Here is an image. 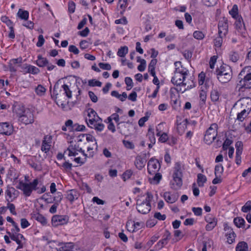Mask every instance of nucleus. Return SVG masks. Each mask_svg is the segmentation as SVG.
Instances as JSON below:
<instances>
[{
	"label": "nucleus",
	"mask_w": 251,
	"mask_h": 251,
	"mask_svg": "<svg viewBox=\"0 0 251 251\" xmlns=\"http://www.w3.org/2000/svg\"><path fill=\"white\" fill-rule=\"evenodd\" d=\"M174 65L175 70L174 72L171 82L176 86V90L179 93H183L195 87V84L192 81L190 83L188 80H186L189 71L182 66L181 62H176Z\"/></svg>",
	"instance_id": "1"
},
{
	"label": "nucleus",
	"mask_w": 251,
	"mask_h": 251,
	"mask_svg": "<svg viewBox=\"0 0 251 251\" xmlns=\"http://www.w3.org/2000/svg\"><path fill=\"white\" fill-rule=\"evenodd\" d=\"M153 195L149 192L139 196L136 199V209L139 213L142 214H148L151 210V202L153 199Z\"/></svg>",
	"instance_id": "2"
},
{
	"label": "nucleus",
	"mask_w": 251,
	"mask_h": 251,
	"mask_svg": "<svg viewBox=\"0 0 251 251\" xmlns=\"http://www.w3.org/2000/svg\"><path fill=\"white\" fill-rule=\"evenodd\" d=\"M179 163H176L174 168L172 177L173 179L170 182L171 188L175 190L179 189L182 185V172Z\"/></svg>",
	"instance_id": "3"
},
{
	"label": "nucleus",
	"mask_w": 251,
	"mask_h": 251,
	"mask_svg": "<svg viewBox=\"0 0 251 251\" xmlns=\"http://www.w3.org/2000/svg\"><path fill=\"white\" fill-rule=\"evenodd\" d=\"M218 79L222 83H227L232 78V71L231 67L226 65L223 64L216 70Z\"/></svg>",
	"instance_id": "4"
},
{
	"label": "nucleus",
	"mask_w": 251,
	"mask_h": 251,
	"mask_svg": "<svg viewBox=\"0 0 251 251\" xmlns=\"http://www.w3.org/2000/svg\"><path fill=\"white\" fill-rule=\"evenodd\" d=\"M68 147L67 149L64 151V159L66 157V156L71 157L73 159V157H74L78 154V152H81L82 154L85 156L87 157L84 151L80 148L78 144L75 141L72 140L68 141Z\"/></svg>",
	"instance_id": "5"
},
{
	"label": "nucleus",
	"mask_w": 251,
	"mask_h": 251,
	"mask_svg": "<svg viewBox=\"0 0 251 251\" xmlns=\"http://www.w3.org/2000/svg\"><path fill=\"white\" fill-rule=\"evenodd\" d=\"M39 183L38 179H35L32 182L27 183L20 181L19 184L17 186V188L21 190L23 194L26 197H29L31 195L33 190H37V185Z\"/></svg>",
	"instance_id": "6"
},
{
	"label": "nucleus",
	"mask_w": 251,
	"mask_h": 251,
	"mask_svg": "<svg viewBox=\"0 0 251 251\" xmlns=\"http://www.w3.org/2000/svg\"><path fill=\"white\" fill-rule=\"evenodd\" d=\"M62 89L63 83L61 79H60L55 83L51 95L52 98L54 99L56 104L62 108H63Z\"/></svg>",
	"instance_id": "7"
},
{
	"label": "nucleus",
	"mask_w": 251,
	"mask_h": 251,
	"mask_svg": "<svg viewBox=\"0 0 251 251\" xmlns=\"http://www.w3.org/2000/svg\"><path fill=\"white\" fill-rule=\"evenodd\" d=\"M239 75H244V78L239 82L238 85L241 88L251 89V66L245 67Z\"/></svg>",
	"instance_id": "8"
},
{
	"label": "nucleus",
	"mask_w": 251,
	"mask_h": 251,
	"mask_svg": "<svg viewBox=\"0 0 251 251\" xmlns=\"http://www.w3.org/2000/svg\"><path fill=\"white\" fill-rule=\"evenodd\" d=\"M218 125L213 123L207 129L204 136V142L206 144H211L216 139L218 134Z\"/></svg>",
	"instance_id": "9"
},
{
	"label": "nucleus",
	"mask_w": 251,
	"mask_h": 251,
	"mask_svg": "<svg viewBox=\"0 0 251 251\" xmlns=\"http://www.w3.org/2000/svg\"><path fill=\"white\" fill-rule=\"evenodd\" d=\"M188 121L187 119L184 118L180 116H177L176 120V130L177 133L180 135H182L187 127Z\"/></svg>",
	"instance_id": "10"
},
{
	"label": "nucleus",
	"mask_w": 251,
	"mask_h": 251,
	"mask_svg": "<svg viewBox=\"0 0 251 251\" xmlns=\"http://www.w3.org/2000/svg\"><path fill=\"white\" fill-rule=\"evenodd\" d=\"M236 105L240 107L241 110H246V111L250 112L251 111V99L249 97H245L239 100Z\"/></svg>",
	"instance_id": "11"
},
{
	"label": "nucleus",
	"mask_w": 251,
	"mask_h": 251,
	"mask_svg": "<svg viewBox=\"0 0 251 251\" xmlns=\"http://www.w3.org/2000/svg\"><path fill=\"white\" fill-rule=\"evenodd\" d=\"M160 168V164L157 159L151 158L148 163V171L149 174L157 173Z\"/></svg>",
	"instance_id": "12"
},
{
	"label": "nucleus",
	"mask_w": 251,
	"mask_h": 251,
	"mask_svg": "<svg viewBox=\"0 0 251 251\" xmlns=\"http://www.w3.org/2000/svg\"><path fill=\"white\" fill-rule=\"evenodd\" d=\"M107 121H112L114 120L117 124V129L119 130L120 133H124L125 130L123 129V126H126L125 122H120V117L117 113L112 114L110 116L108 117L106 120Z\"/></svg>",
	"instance_id": "13"
},
{
	"label": "nucleus",
	"mask_w": 251,
	"mask_h": 251,
	"mask_svg": "<svg viewBox=\"0 0 251 251\" xmlns=\"http://www.w3.org/2000/svg\"><path fill=\"white\" fill-rule=\"evenodd\" d=\"M228 20L226 18L221 19L218 23V34L220 36H226L228 32Z\"/></svg>",
	"instance_id": "14"
},
{
	"label": "nucleus",
	"mask_w": 251,
	"mask_h": 251,
	"mask_svg": "<svg viewBox=\"0 0 251 251\" xmlns=\"http://www.w3.org/2000/svg\"><path fill=\"white\" fill-rule=\"evenodd\" d=\"M164 124L160 123L156 126V135L159 137V141L161 143L166 142L168 139V136L166 133L163 132Z\"/></svg>",
	"instance_id": "15"
},
{
	"label": "nucleus",
	"mask_w": 251,
	"mask_h": 251,
	"mask_svg": "<svg viewBox=\"0 0 251 251\" xmlns=\"http://www.w3.org/2000/svg\"><path fill=\"white\" fill-rule=\"evenodd\" d=\"M19 120L25 125L32 124L34 122L33 114L28 109L24 115L20 116Z\"/></svg>",
	"instance_id": "16"
},
{
	"label": "nucleus",
	"mask_w": 251,
	"mask_h": 251,
	"mask_svg": "<svg viewBox=\"0 0 251 251\" xmlns=\"http://www.w3.org/2000/svg\"><path fill=\"white\" fill-rule=\"evenodd\" d=\"M87 116L88 119H86L88 126L92 125L94 122H97L100 118L98 115L97 112L92 108H89L87 110Z\"/></svg>",
	"instance_id": "17"
},
{
	"label": "nucleus",
	"mask_w": 251,
	"mask_h": 251,
	"mask_svg": "<svg viewBox=\"0 0 251 251\" xmlns=\"http://www.w3.org/2000/svg\"><path fill=\"white\" fill-rule=\"evenodd\" d=\"M163 197L167 203H174L177 200L178 195L177 193L165 192L163 193Z\"/></svg>",
	"instance_id": "18"
},
{
	"label": "nucleus",
	"mask_w": 251,
	"mask_h": 251,
	"mask_svg": "<svg viewBox=\"0 0 251 251\" xmlns=\"http://www.w3.org/2000/svg\"><path fill=\"white\" fill-rule=\"evenodd\" d=\"M225 230L226 232V236L227 242L229 244H232L235 241L236 234L233 229L229 226H226L224 227Z\"/></svg>",
	"instance_id": "19"
},
{
	"label": "nucleus",
	"mask_w": 251,
	"mask_h": 251,
	"mask_svg": "<svg viewBox=\"0 0 251 251\" xmlns=\"http://www.w3.org/2000/svg\"><path fill=\"white\" fill-rule=\"evenodd\" d=\"M12 131V127L8 123H0V134L10 135Z\"/></svg>",
	"instance_id": "20"
},
{
	"label": "nucleus",
	"mask_w": 251,
	"mask_h": 251,
	"mask_svg": "<svg viewBox=\"0 0 251 251\" xmlns=\"http://www.w3.org/2000/svg\"><path fill=\"white\" fill-rule=\"evenodd\" d=\"M146 161L145 155L144 156L138 155L135 158L134 164L138 169L141 170L145 167Z\"/></svg>",
	"instance_id": "21"
},
{
	"label": "nucleus",
	"mask_w": 251,
	"mask_h": 251,
	"mask_svg": "<svg viewBox=\"0 0 251 251\" xmlns=\"http://www.w3.org/2000/svg\"><path fill=\"white\" fill-rule=\"evenodd\" d=\"M140 225L141 223L139 222L129 221L126 223V226L129 231L134 232L139 229Z\"/></svg>",
	"instance_id": "22"
},
{
	"label": "nucleus",
	"mask_w": 251,
	"mask_h": 251,
	"mask_svg": "<svg viewBox=\"0 0 251 251\" xmlns=\"http://www.w3.org/2000/svg\"><path fill=\"white\" fill-rule=\"evenodd\" d=\"M235 25L238 31L241 33L245 31V25L242 17L235 19Z\"/></svg>",
	"instance_id": "23"
},
{
	"label": "nucleus",
	"mask_w": 251,
	"mask_h": 251,
	"mask_svg": "<svg viewBox=\"0 0 251 251\" xmlns=\"http://www.w3.org/2000/svg\"><path fill=\"white\" fill-rule=\"evenodd\" d=\"M6 194L9 198L11 199V201L15 199L18 196L19 192L14 187L8 186L6 191Z\"/></svg>",
	"instance_id": "24"
},
{
	"label": "nucleus",
	"mask_w": 251,
	"mask_h": 251,
	"mask_svg": "<svg viewBox=\"0 0 251 251\" xmlns=\"http://www.w3.org/2000/svg\"><path fill=\"white\" fill-rule=\"evenodd\" d=\"M22 62V57L11 59L9 62V71L11 72H16L17 71V69L15 68L14 66L16 64L20 65Z\"/></svg>",
	"instance_id": "25"
},
{
	"label": "nucleus",
	"mask_w": 251,
	"mask_h": 251,
	"mask_svg": "<svg viewBox=\"0 0 251 251\" xmlns=\"http://www.w3.org/2000/svg\"><path fill=\"white\" fill-rule=\"evenodd\" d=\"M88 126L99 131H102L104 127V126L102 123V119L101 118H100L99 120H97V122H94L92 125H90Z\"/></svg>",
	"instance_id": "26"
},
{
	"label": "nucleus",
	"mask_w": 251,
	"mask_h": 251,
	"mask_svg": "<svg viewBox=\"0 0 251 251\" xmlns=\"http://www.w3.org/2000/svg\"><path fill=\"white\" fill-rule=\"evenodd\" d=\"M78 197V192L74 189L70 190L66 192V198L71 202L76 200Z\"/></svg>",
	"instance_id": "27"
},
{
	"label": "nucleus",
	"mask_w": 251,
	"mask_h": 251,
	"mask_svg": "<svg viewBox=\"0 0 251 251\" xmlns=\"http://www.w3.org/2000/svg\"><path fill=\"white\" fill-rule=\"evenodd\" d=\"M13 111L15 113L19 118L24 115L26 110H25V107L23 105L18 104L13 107Z\"/></svg>",
	"instance_id": "28"
},
{
	"label": "nucleus",
	"mask_w": 251,
	"mask_h": 251,
	"mask_svg": "<svg viewBox=\"0 0 251 251\" xmlns=\"http://www.w3.org/2000/svg\"><path fill=\"white\" fill-rule=\"evenodd\" d=\"M7 233L9 234L11 240L15 241L18 245L17 250L22 249L23 247V244L21 242V240H19V239H18V237L17 236L18 233H11L10 232H7Z\"/></svg>",
	"instance_id": "29"
},
{
	"label": "nucleus",
	"mask_w": 251,
	"mask_h": 251,
	"mask_svg": "<svg viewBox=\"0 0 251 251\" xmlns=\"http://www.w3.org/2000/svg\"><path fill=\"white\" fill-rule=\"evenodd\" d=\"M229 14L234 19L242 17L239 14L238 7L236 4L233 5L231 10L229 11Z\"/></svg>",
	"instance_id": "30"
},
{
	"label": "nucleus",
	"mask_w": 251,
	"mask_h": 251,
	"mask_svg": "<svg viewBox=\"0 0 251 251\" xmlns=\"http://www.w3.org/2000/svg\"><path fill=\"white\" fill-rule=\"evenodd\" d=\"M52 226H57L59 225H62L63 224V217L61 215H54L51 219Z\"/></svg>",
	"instance_id": "31"
},
{
	"label": "nucleus",
	"mask_w": 251,
	"mask_h": 251,
	"mask_svg": "<svg viewBox=\"0 0 251 251\" xmlns=\"http://www.w3.org/2000/svg\"><path fill=\"white\" fill-rule=\"evenodd\" d=\"M64 251H82L80 248L73 245L72 243L64 244Z\"/></svg>",
	"instance_id": "32"
},
{
	"label": "nucleus",
	"mask_w": 251,
	"mask_h": 251,
	"mask_svg": "<svg viewBox=\"0 0 251 251\" xmlns=\"http://www.w3.org/2000/svg\"><path fill=\"white\" fill-rule=\"evenodd\" d=\"M236 251H249L247 243L244 241L239 242L235 248Z\"/></svg>",
	"instance_id": "33"
},
{
	"label": "nucleus",
	"mask_w": 251,
	"mask_h": 251,
	"mask_svg": "<svg viewBox=\"0 0 251 251\" xmlns=\"http://www.w3.org/2000/svg\"><path fill=\"white\" fill-rule=\"evenodd\" d=\"M128 48L127 46H124L121 47L117 51V54L118 56L124 58L127 54Z\"/></svg>",
	"instance_id": "34"
},
{
	"label": "nucleus",
	"mask_w": 251,
	"mask_h": 251,
	"mask_svg": "<svg viewBox=\"0 0 251 251\" xmlns=\"http://www.w3.org/2000/svg\"><path fill=\"white\" fill-rule=\"evenodd\" d=\"M250 112H247L246 110H241L237 114V120L240 122H243L248 116Z\"/></svg>",
	"instance_id": "35"
},
{
	"label": "nucleus",
	"mask_w": 251,
	"mask_h": 251,
	"mask_svg": "<svg viewBox=\"0 0 251 251\" xmlns=\"http://www.w3.org/2000/svg\"><path fill=\"white\" fill-rule=\"evenodd\" d=\"M37 65L40 67H44L48 64V60L47 58L39 56L36 60Z\"/></svg>",
	"instance_id": "36"
},
{
	"label": "nucleus",
	"mask_w": 251,
	"mask_h": 251,
	"mask_svg": "<svg viewBox=\"0 0 251 251\" xmlns=\"http://www.w3.org/2000/svg\"><path fill=\"white\" fill-rule=\"evenodd\" d=\"M207 181L206 176L201 174H199L197 176V183L200 187H202L204 185V183Z\"/></svg>",
	"instance_id": "37"
},
{
	"label": "nucleus",
	"mask_w": 251,
	"mask_h": 251,
	"mask_svg": "<svg viewBox=\"0 0 251 251\" xmlns=\"http://www.w3.org/2000/svg\"><path fill=\"white\" fill-rule=\"evenodd\" d=\"M137 61L140 63V65L138 66L137 69L140 72H143L146 67V61L145 59H142L140 57H138Z\"/></svg>",
	"instance_id": "38"
},
{
	"label": "nucleus",
	"mask_w": 251,
	"mask_h": 251,
	"mask_svg": "<svg viewBox=\"0 0 251 251\" xmlns=\"http://www.w3.org/2000/svg\"><path fill=\"white\" fill-rule=\"evenodd\" d=\"M168 241V237L159 241L155 246L156 250H159L161 249L165 245L167 244Z\"/></svg>",
	"instance_id": "39"
},
{
	"label": "nucleus",
	"mask_w": 251,
	"mask_h": 251,
	"mask_svg": "<svg viewBox=\"0 0 251 251\" xmlns=\"http://www.w3.org/2000/svg\"><path fill=\"white\" fill-rule=\"evenodd\" d=\"M17 15L21 19L27 20L28 18L29 13L26 10H23L22 9H20L17 13Z\"/></svg>",
	"instance_id": "40"
},
{
	"label": "nucleus",
	"mask_w": 251,
	"mask_h": 251,
	"mask_svg": "<svg viewBox=\"0 0 251 251\" xmlns=\"http://www.w3.org/2000/svg\"><path fill=\"white\" fill-rule=\"evenodd\" d=\"M233 222L237 227H243L245 223L244 219L241 217H236L234 219Z\"/></svg>",
	"instance_id": "41"
},
{
	"label": "nucleus",
	"mask_w": 251,
	"mask_h": 251,
	"mask_svg": "<svg viewBox=\"0 0 251 251\" xmlns=\"http://www.w3.org/2000/svg\"><path fill=\"white\" fill-rule=\"evenodd\" d=\"M27 70L25 71H23L24 73H31L32 74H37L39 72V70L37 67L29 65Z\"/></svg>",
	"instance_id": "42"
},
{
	"label": "nucleus",
	"mask_w": 251,
	"mask_h": 251,
	"mask_svg": "<svg viewBox=\"0 0 251 251\" xmlns=\"http://www.w3.org/2000/svg\"><path fill=\"white\" fill-rule=\"evenodd\" d=\"M229 60L233 62H236L239 59L240 56L237 52L232 51L229 54Z\"/></svg>",
	"instance_id": "43"
},
{
	"label": "nucleus",
	"mask_w": 251,
	"mask_h": 251,
	"mask_svg": "<svg viewBox=\"0 0 251 251\" xmlns=\"http://www.w3.org/2000/svg\"><path fill=\"white\" fill-rule=\"evenodd\" d=\"M211 100L215 102L218 100L220 97V94L217 90H212L211 92Z\"/></svg>",
	"instance_id": "44"
},
{
	"label": "nucleus",
	"mask_w": 251,
	"mask_h": 251,
	"mask_svg": "<svg viewBox=\"0 0 251 251\" xmlns=\"http://www.w3.org/2000/svg\"><path fill=\"white\" fill-rule=\"evenodd\" d=\"M133 174V171L131 169L126 170L122 175V178L124 181L129 179Z\"/></svg>",
	"instance_id": "45"
},
{
	"label": "nucleus",
	"mask_w": 251,
	"mask_h": 251,
	"mask_svg": "<svg viewBox=\"0 0 251 251\" xmlns=\"http://www.w3.org/2000/svg\"><path fill=\"white\" fill-rule=\"evenodd\" d=\"M46 91V88L41 85H38L35 89L36 94L40 96H43L45 94Z\"/></svg>",
	"instance_id": "46"
},
{
	"label": "nucleus",
	"mask_w": 251,
	"mask_h": 251,
	"mask_svg": "<svg viewBox=\"0 0 251 251\" xmlns=\"http://www.w3.org/2000/svg\"><path fill=\"white\" fill-rule=\"evenodd\" d=\"M207 98L206 92L203 90H202L200 93V104L203 105L205 103V101Z\"/></svg>",
	"instance_id": "47"
},
{
	"label": "nucleus",
	"mask_w": 251,
	"mask_h": 251,
	"mask_svg": "<svg viewBox=\"0 0 251 251\" xmlns=\"http://www.w3.org/2000/svg\"><path fill=\"white\" fill-rule=\"evenodd\" d=\"M224 171L223 166L221 164L217 165L215 168V175L221 176Z\"/></svg>",
	"instance_id": "48"
},
{
	"label": "nucleus",
	"mask_w": 251,
	"mask_h": 251,
	"mask_svg": "<svg viewBox=\"0 0 251 251\" xmlns=\"http://www.w3.org/2000/svg\"><path fill=\"white\" fill-rule=\"evenodd\" d=\"M154 176L153 177L152 180L151 181V183L154 184H158L160 182V180L162 178V175L160 173H155Z\"/></svg>",
	"instance_id": "49"
},
{
	"label": "nucleus",
	"mask_w": 251,
	"mask_h": 251,
	"mask_svg": "<svg viewBox=\"0 0 251 251\" xmlns=\"http://www.w3.org/2000/svg\"><path fill=\"white\" fill-rule=\"evenodd\" d=\"M225 36H220L214 40V45L216 48H220L223 43V37Z\"/></svg>",
	"instance_id": "50"
},
{
	"label": "nucleus",
	"mask_w": 251,
	"mask_h": 251,
	"mask_svg": "<svg viewBox=\"0 0 251 251\" xmlns=\"http://www.w3.org/2000/svg\"><path fill=\"white\" fill-rule=\"evenodd\" d=\"M125 83L127 85L126 90H130L133 87L132 79L129 77H126L125 79Z\"/></svg>",
	"instance_id": "51"
},
{
	"label": "nucleus",
	"mask_w": 251,
	"mask_h": 251,
	"mask_svg": "<svg viewBox=\"0 0 251 251\" xmlns=\"http://www.w3.org/2000/svg\"><path fill=\"white\" fill-rule=\"evenodd\" d=\"M101 82L100 81L96 79H91L88 81V85L91 87L98 86L100 87L101 86Z\"/></svg>",
	"instance_id": "52"
},
{
	"label": "nucleus",
	"mask_w": 251,
	"mask_h": 251,
	"mask_svg": "<svg viewBox=\"0 0 251 251\" xmlns=\"http://www.w3.org/2000/svg\"><path fill=\"white\" fill-rule=\"evenodd\" d=\"M251 210V201H248L245 204L242 206L241 210L243 212L247 213Z\"/></svg>",
	"instance_id": "53"
},
{
	"label": "nucleus",
	"mask_w": 251,
	"mask_h": 251,
	"mask_svg": "<svg viewBox=\"0 0 251 251\" xmlns=\"http://www.w3.org/2000/svg\"><path fill=\"white\" fill-rule=\"evenodd\" d=\"M204 220L206 223H211L214 221H217V219L216 217L210 214H208L205 216Z\"/></svg>",
	"instance_id": "54"
},
{
	"label": "nucleus",
	"mask_w": 251,
	"mask_h": 251,
	"mask_svg": "<svg viewBox=\"0 0 251 251\" xmlns=\"http://www.w3.org/2000/svg\"><path fill=\"white\" fill-rule=\"evenodd\" d=\"M207 223V224L205 226V229L207 231H211L216 226L217 224V221Z\"/></svg>",
	"instance_id": "55"
},
{
	"label": "nucleus",
	"mask_w": 251,
	"mask_h": 251,
	"mask_svg": "<svg viewBox=\"0 0 251 251\" xmlns=\"http://www.w3.org/2000/svg\"><path fill=\"white\" fill-rule=\"evenodd\" d=\"M193 36L198 40H201L204 38V35L201 31H195L193 33Z\"/></svg>",
	"instance_id": "56"
},
{
	"label": "nucleus",
	"mask_w": 251,
	"mask_h": 251,
	"mask_svg": "<svg viewBox=\"0 0 251 251\" xmlns=\"http://www.w3.org/2000/svg\"><path fill=\"white\" fill-rule=\"evenodd\" d=\"M36 220L40 222L43 225L47 224V219L42 215L38 214L36 216Z\"/></svg>",
	"instance_id": "57"
},
{
	"label": "nucleus",
	"mask_w": 251,
	"mask_h": 251,
	"mask_svg": "<svg viewBox=\"0 0 251 251\" xmlns=\"http://www.w3.org/2000/svg\"><path fill=\"white\" fill-rule=\"evenodd\" d=\"M154 217L160 221H164L166 218V216L165 214H162L159 212H155L154 214Z\"/></svg>",
	"instance_id": "58"
},
{
	"label": "nucleus",
	"mask_w": 251,
	"mask_h": 251,
	"mask_svg": "<svg viewBox=\"0 0 251 251\" xmlns=\"http://www.w3.org/2000/svg\"><path fill=\"white\" fill-rule=\"evenodd\" d=\"M74 129L73 130L77 131H83L85 130L86 127L85 126L83 125H79L78 124H74Z\"/></svg>",
	"instance_id": "59"
},
{
	"label": "nucleus",
	"mask_w": 251,
	"mask_h": 251,
	"mask_svg": "<svg viewBox=\"0 0 251 251\" xmlns=\"http://www.w3.org/2000/svg\"><path fill=\"white\" fill-rule=\"evenodd\" d=\"M86 140L88 142H94V145L95 146V148L97 149L98 148L97 143L95 138L90 134L86 135Z\"/></svg>",
	"instance_id": "60"
},
{
	"label": "nucleus",
	"mask_w": 251,
	"mask_h": 251,
	"mask_svg": "<svg viewBox=\"0 0 251 251\" xmlns=\"http://www.w3.org/2000/svg\"><path fill=\"white\" fill-rule=\"evenodd\" d=\"M232 143V141L230 139L226 138L224 141L223 145V148L224 150L228 149L229 146Z\"/></svg>",
	"instance_id": "61"
},
{
	"label": "nucleus",
	"mask_w": 251,
	"mask_h": 251,
	"mask_svg": "<svg viewBox=\"0 0 251 251\" xmlns=\"http://www.w3.org/2000/svg\"><path fill=\"white\" fill-rule=\"evenodd\" d=\"M205 78V74L203 72H201L199 75L198 83L200 85H201L204 83Z\"/></svg>",
	"instance_id": "62"
},
{
	"label": "nucleus",
	"mask_w": 251,
	"mask_h": 251,
	"mask_svg": "<svg viewBox=\"0 0 251 251\" xmlns=\"http://www.w3.org/2000/svg\"><path fill=\"white\" fill-rule=\"evenodd\" d=\"M99 66L102 70H110L111 69V66L108 63H100Z\"/></svg>",
	"instance_id": "63"
},
{
	"label": "nucleus",
	"mask_w": 251,
	"mask_h": 251,
	"mask_svg": "<svg viewBox=\"0 0 251 251\" xmlns=\"http://www.w3.org/2000/svg\"><path fill=\"white\" fill-rule=\"evenodd\" d=\"M192 210L196 216H199L202 214V208L201 207H193Z\"/></svg>",
	"instance_id": "64"
}]
</instances>
